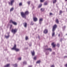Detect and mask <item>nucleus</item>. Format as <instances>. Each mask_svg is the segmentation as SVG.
I'll use <instances>...</instances> for the list:
<instances>
[{
  "label": "nucleus",
  "mask_w": 67,
  "mask_h": 67,
  "mask_svg": "<svg viewBox=\"0 0 67 67\" xmlns=\"http://www.w3.org/2000/svg\"><path fill=\"white\" fill-rule=\"evenodd\" d=\"M45 52H46V55H48L49 54V52L48 51L52 52V49L51 48H47L45 49Z\"/></svg>",
  "instance_id": "nucleus-1"
},
{
  "label": "nucleus",
  "mask_w": 67,
  "mask_h": 67,
  "mask_svg": "<svg viewBox=\"0 0 67 67\" xmlns=\"http://www.w3.org/2000/svg\"><path fill=\"white\" fill-rule=\"evenodd\" d=\"M57 27V25H54L53 27V32L52 33V36H54V35H55V33L54 32V31H55V29H56Z\"/></svg>",
  "instance_id": "nucleus-2"
},
{
  "label": "nucleus",
  "mask_w": 67,
  "mask_h": 67,
  "mask_svg": "<svg viewBox=\"0 0 67 67\" xmlns=\"http://www.w3.org/2000/svg\"><path fill=\"white\" fill-rule=\"evenodd\" d=\"M12 49H14V50H15L16 51V52H19V51H20V49L18 48H16V46L15 44L14 45L13 47L12 48Z\"/></svg>",
  "instance_id": "nucleus-3"
},
{
  "label": "nucleus",
  "mask_w": 67,
  "mask_h": 67,
  "mask_svg": "<svg viewBox=\"0 0 67 67\" xmlns=\"http://www.w3.org/2000/svg\"><path fill=\"white\" fill-rule=\"evenodd\" d=\"M21 15L23 18H24L25 19H26V15H25V13H24L23 12H21Z\"/></svg>",
  "instance_id": "nucleus-4"
},
{
  "label": "nucleus",
  "mask_w": 67,
  "mask_h": 67,
  "mask_svg": "<svg viewBox=\"0 0 67 67\" xmlns=\"http://www.w3.org/2000/svg\"><path fill=\"white\" fill-rule=\"evenodd\" d=\"M10 23H12L14 25H17V23H16L14 22L12 20H10Z\"/></svg>",
  "instance_id": "nucleus-5"
},
{
  "label": "nucleus",
  "mask_w": 67,
  "mask_h": 67,
  "mask_svg": "<svg viewBox=\"0 0 67 67\" xmlns=\"http://www.w3.org/2000/svg\"><path fill=\"white\" fill-rule=\"evenodd\" d=\"M14 2V0H12L11 1H10V2H9V5H12L13 3V2Z\"/></svg>",
  "instance_id": "nucleus-6"
},
{
  "label": "nucleus",
  "mask_w": 67,
  "mask_h": 67,
  "mask_svg": "<svg viewBox=\"0 0 67 67\" xmlns=\"http://www.w3.org/2000/svg\"><path fill=\"white\" fill-rule=\"evenodd\" d=\"M16 29H15L14 30L13 29H12V33H13L14 34L16 32Z\"/></svg>",
  "instance_id": "nucleus-7"
},
{
  "label": "nucleus",
  "mask_w": 67,
  "mask_h": 67,
  "mask_svg": "<svg viewBox=\"0 0 67 67\" xmlns=\"http://www.w3.org/2000/svg\"><path fill=\"white\" fill-rule=\"evenodd\" d=\"M31 53L32 56H34L35 55V52L34 51H31Z\"/></svg>",
  "instance_id": "nucleus-8"
},
{
  "label": "nucleus",
  "mask_w": 67,
  "mask_h": 67,
  "mask_svg": "<svg viewBox=\"0 0 67 67\" xmlns=\"http://www.w3.org/2000/svg\"><path fill=\"white\" fill-rule=\"evenodd\" d=\"M43 21V19L42 18L40 19L39 20V23L41 24L42 23V22Z\"/></svg>",
  "instance_id": "nucleus-9"
},
{
  "label": "nucleus",
  "mask_w": 67,
  "mask_h": 67,
  "mask_svg": "<svg viewBox=\"0 0 67 67\" xmlns=\"http://www.w3.org/2000/svg\"><path fill=\"white\" fill-rule=\"evenodd\" d=\"M24 26L25 27H27V23H25L23 24Z\"/></svg>",
  "instance_id": "nucleus-10"
},
{
  "label": "nucleus",
  "mask_w": 67,
  "mask_h": 67,
  "mask_svg": "<svg viewBox=\"0 0 67 67\" xmlns=\"http://www.w3.org/2000/svg\"><path fill=\"white\" fill-rule=\"evenodd\" d=\"M23 65H26V64H27V62H26V61H24L23 62Z\"/></svg>",
  "instance_id": "nucleus-11"
},
{
  "label": "nucleus",
  "mask_w": 67,
  "mask_h": 67,
  "mask_svg": "<svg viewBox=\"0 0 67 67\" xmlns=\"http://www.w3.org/2000/svg\"><path fill=\"white\" fill-rule=\"evenodd\" d=\"M44 32L45 34H46L48 33V31H47V30L45 29L44 31Z\"/></svg>",
  "instance_id": "nucleus-12"
},
{
  "label": "nucleus",
  "mask_w": 67,
  "mask_h": 67,
  "mask_svg": "<svg viewBox=\"0 0 67 67\" xmlns=\"http://www.w3.org/2000/svg\"><path fill=\"white\" fill-rule=\"evenodd\" d=\"M34 21H35V22L36 21H37V18L35 17H34Z\"/></svg>",
  "instance_id": "nucleus-13"
},
{
  "label": "nucleus",
  "mask_w": 67,
  "mask_h": 67,
  "mask_svg": "<svg viewBox=\"0 0 67 67\" xmlns=\"http://www.w3.org/2000/svg\"><path fill=\"white\" fill-rule=\"evenodd\" d=\"M52 45L53 46V47H55V45L54 44V43H52Z\"/></svg>",
  "instance_id": "nucleus-14"
},
{
  "label": "nucleus",
  "mask_w": 67,
  "mask_h": 67,
  "mask_svg": "<svg viewBox=\"0 0 67 67\" xmlns=\"http://www.w3.org/2000/svg\"><path fill=\"white\" fill-rule=\"evenodd\" d=\"M5 36L6 38H9V37H10V35H8V36L5 35Z\"/></svg>",
  "instance_id": "nucleus-15"
},
{
  "label": "nucleus",
  "mask_w": 67,
  "mask_h": 67,
  "mask_svg": "<svg viewBox=\"0 0 67 67\" xmlns=\"http://www.w3.org/2000/svg\"><path fill=\"white\" fill-rule=\"evenodd\" d=\"M26 15H27V14H29V12L27 11L25 13Z\"/></svg>",
  "instance_id": "nucleus-16"
},
{
  "label": "nucleus",
  "mask_w": 67,
  "mask_h": 67,
  "mask_svg": "<svg viewBox=\"0 0 67 67\" xmlns=\"http://www.w3.org/2000/svg\"><path fill=\"white\" fill-rule=\"evenodd\" d=\"M9 65H10V64H7L6 65H5L4 66V67H9Z\"/></svg>",
  "instance_id": "nucleus-17"
},
{
  "label": "nucleus",
  "mask_w": 67,
  "mask_h": 67,
  "mask_svg": "<svg viewBox=\"0 0 67 67\" xmlns=\"http://www.w3.org/2000/svg\"><path fill=\"white\" fill-rule=\"evenodd\" d=\"M13 66L14 67H17V66H18V65H17V64H14L13 65Z\"/></svg>",
  "instance_id": "nucleus-18"
},
{
  "label": "nucleus",
  "mask_w": 67,
  "mask_h": 67,
  "mask_svg": "<svg viewBox=\"0 0 67 67\" xmlns=\"http://www.w3.org/2000/svg\"><path fill=\"white\" fill-rule=\"evenodd\" d=\"M40 63H41V61L40 60H39L37 62V63H38V64H39Z\"/></svg>",
  "instance_id": "nucleus-19"
},
{
  "label": "nucleus",
  "mask_w": 67,
  "mask_h": 67,
  "mask_svg": "<svg viewBox=\"0 0 67 67\" xmlns=\"http://www.w3.org/2000/svg\"><path fill=\"white\" fill-rule=\"evenodd\" d=\"M42 4H40L39 5V8H41L42 7Z\"/></svg>",
  "instance_id": "nucleus-20"
},
{
  "label": "nucleus",
  "mask_w": 67,
  "mask_h": 67,
  "mask_svg": "<svg viewBox=\"0 0 67 67\" xmlns=\"http://www.w3.org/2000/svg\"><path fill=\"white\" fill-rule=\"evenodd\" d=\"M41 10L42 12H43V11H44V8H41Z\"/></svg>",
  "instance_id": "nucleus-21"
},
{
  "label": "nucleus",
  "mask_w": 67,
  "mask_h": 67,
  "mask_svg": "<svg viewBox=\"0 0 67 67\" xmlns=\"http://www.w3.org/2000/svg\"><path fill=\"white\" fill-rule=\"evenodd\" d=\"M56 22L57 23H59V21H58V19H57L56 20Z\"/></svg>",
  "instance_id": "nucleus-22"
},
{
  "label": "nucleus",
  "mask_w": 67,
  "mask_h": 67,
  "mask_svg": "<svg viewBox=\"0 0 67 67\" xmlns=\"http://www.w3.org/2000/svg\"><path fill=\"white\" fill-rule=\"evenodd\" d=\"M13 10V8H12L10 10V11H12Z\"/></svg>",
  "instance_id": "nucleus-23"
},
{
  "label": "nucleus",
  "mask_w": 67,
  "mask_h": 67,
  "mask_svg": "<svg viewBox=\"0 0 67 67\" xmlns=\"http://www.w3.org/2000/svg\"><path fill=\"white\" fill-rule=\"evenodd\" d=\"M31 25H33V24H34V23H33V22L31 21Z\"/></svg>",
  "instance_id": "nucleus-24"
},
{
  "label": "nucleus",
  "mask_w": 67,
  "mask_h": 67,
  "mask_svg": "<svg viewBox=\"0 0 67 67\" xmlns=\"http://www.w3.org/2000/svg\"><path fill=\"white\" fill-rule=\"evenodd\" d=\"M56 0H54L53 1V3H55L56 2Z\"/></svg>",
  "instance_id": "nucleus-25"
},
{
  "label": "nucleus",
  "mask_w": 67,
  "mask_h": 67,
  "mask_svg": "<svg viewBox=\"0 0 67 67\" xmlns=\"http://www.w3.org/2000/svg\"><path fill=\"white\" fill-rule=\"evenodd\" d=\"M22 5V3H19V5L20 6H21V5Z\"/></svg>",
  "instance_id": "nucleus-26"
},
{
  "label": "nucleus",
  "mask_w": 67,
  "mask_h": 67,
  "mask_svg": "<svg viewBox=\"0 0 67 67\" xmlns=\"http://www.w3.org/2000/svg\"><path fill=\"white\" fill-rule=\"evenodd\" d=\"M21 58H21V57H20L18 58V60H21Z\"/></svg>",
  "instance_id": "nucleus-27"
},
{
  "label": "nucleus",
  "mask_w": 67,
  "mask_h": 67,
  "mask_svg": "<svg viewBox=\"0 0 67 67\" xmlns=\"http://www.w3.org/2000/svg\"><path fill=\"white\" fill-rule=\"evenodd\" d=\"M63 13V12L62 10H60V14Z\"/></svg>",
  "instance_id": "nucleus-28"
},
{
  "label": "nucleus",
  "mask_w": 67,
  "mask_h": 67,
  "mask_svg": "<svg viewBox=\"0 0 67 67\" xmlns=\"http://www.w3.org/2000/svg\"><path fill=\"white\" fill-rule=\"evenodd\" d=\"M60 45L58 43L57 44V46H58V47H59V46H60Z\"/></svg>",
  "instance_id": "nucleus-29"
},
{
  "label": "nucleus",
  "mask_w": 67,
  "mask_h": 67,
  "mask_svg": "<svg viewBox=\"0 0 67 67\" xmlns=\"http://www.w3.org/2000/svg\"><path fill=\"white\" fill-rule=\"evenodd\" d=\"M34 60H36V58L35 57L34 58Z\"/></svg>",
  "instance_id": "nucleus-30"
},
{
  "label": "nucleus",
  "mask_w": 67,
  "mask_h": 67,
  "mask_svg": "<svg viewBox=\"0 0 67 67\" xmlns=\"http://www.w3.org/2000/svg\"><path fill=\"white\" fill-rule=\"evenodd\" d=\"M27 39H28V37H27V36H26V40H27Z\"/></svg>",
  "instance_id": "nucleus-31"
},
{
  "label": "nucleus",
  "mask_w": 67,
  "mask_h": 67,
  "mask_svg": "<svg viewBox=\"0 0 67 67\" xmlns=\"http://www.w3.org/2000/svg\"><path fill=\"white\" fill-rule=\"evenodd\" d=\"M47 2H45L44 3V5H47Z\"/></svg>",
  "instance_id": "nucleus-32"
},
{
  "label": "nucleus",
  "mask_w": 67,
  "mask_h": 67,
  "mask_svg": "<svg viewBox=\"0 0 67 67\" xmlns=\"http://www.w3.org/2000/svg\"><path fill=\"white\" fill-rule=\"evenodd\" d=\"M28 4L29 5L30 4V1H29L27 2Z\"/></svg>",
  "instance_id": "nucleus-33"
},
{
  "label": "nucleus",
  "mask_w": 67,
  "mask_h": 67,
  "mask_svg": "<svg viewBox=\"0 0 67 67\" xmlns=\"http://www.w3.org/2000/svg\"><path fill=\"white\" fill-rule=\"evenodd\" d=\"M29 45L30 46H32V44H31V43H30L29 44Z\"/></svg>",
  "instance_id": "nucleus-34"
},
{
  "label": "nucleus",
  "mask_w": 67,
  "mask_h": 67,
  "mask_svg": "<svg viewBox=\"0 0 67 67\" xmlns=\"http://www.w3.org/2000/svg\"><path fill=\"white\" fill-rule=\"evenodd\" d=\"M43 1H44L43 0H40V2H43Z\"/></svg>",
  "instance_id": "nucleus-35"
},
{
  "label": "nucleus",
  "mask_w": 67,
  "mask_h": 67,
  "mask_svg": "<svg viewBox=\"0 0 67 67\" xmlns=\"http://www.w3.org/2000/svg\"><path fill=\"white\" fill-rule=\"evenodd\" d=\"M12 26V25H10V29H11Z\"/></svg>",
  "instance_id": "nucleus-36"
},
{
  "label": "nucleus",
  "mask_w": 67,
  "mask_h": 67,
  "mask_svg": "<svg viewBox=\"0 0 67 67\" xmlns=\"http://www.w3.org/2000/svg\"><path fill=\"white\" fill-rule=\"evenodd\" d=\"M54 67V65H52L51 66V67Z\"/></svg>",
  "instance_id": "nucleus-37"
},
{
  "label": "nucleus",
  "mask_w": 67,
  "mask_h": 67,
  "mask_svg": "<svg viewBox=\"0 0 67 67\" xmlns=\"http://www.w3.org/2000/svg\"><path fill=\"white\" fill-rule=\"evenodd\" d=\"M28 67H32V65H29Z\"/></svg>",
  "instance_id": "nucleus-38"
},
{
  "label": "nucleus",
  "mask_w": 67,
  "mask_h": 67,
  "mask_svg": "<svg viewBox=\"0 0 67 67\" xmlns=\"http://www.w3.org/2000/svg\"><path fill=\"white\" fill-rule=\"evenodd\" d=\"M65 67H67V64H66V65H65Z\"/></svg>",
  "instance_id": "nucleus-39"
},
{
  "label": "nucleus",
  "mask_w": 67,
  "mask_h": 67,
  "mask_svg": "<svg viewBox=\"0 0 67 67\" xmlns=\"http://www.w3.org/2000/svg\"><path fill=\"white\" fill-rule=\"evenodd\" d=\"M60 34H59L58 36H59V37H60Z\"/></svg>",
  "instance_id": "nucleus-40"
},
{
  "label": "nucleus",
  "mask_w": 67,
  "mask_h": 67,
  "mask_svg": "<svg viewBox=\"0 0 67 67\" xmlns=\"http://www.w3.org/2000/svg\"><path fill=\"white\" fill-rule=\"evenodd\" d=\"M52 13H50V15H52Z\"/></svg>",
  "instance_id": "nucleus-41"
},
{
  "label": "nucleus",
  "mask_w": 67,
  "mask_h": 67,
  "mask_svg": "<svg viewBox=\"0 0 67 67\" xmlns=\"http://www.w3.org/2000/svg\"><path fill=\"white\" fill-rule=\"evenodd\" d=\"M53 54H55V52H53Z\"/></svg>",
  "instance_id": "nucleus-42"
},
{
  "label": "nucleus",
  "mask_w": 67,
  "mask_h": 67,
  "mask_svg": "<svg viewBox=\"0 0 67 67\" xmlns=\"http://www.w3.org/2000/svg\"><path fill=\"white\" fill-rule=\"evenodd\" d=\"M64 58H65L66 57H67V56H64Z\"/></svg>",
  "instance_id": "nucleus-43"
},
{
  "label": "nucleus",
  "mask_w": 67,
  "mask_h": 67,
  "mask_svg": "<svg viewBox=\"0 0 67 67\" xmlns=\"http://www.w3.org/2000/svg\"><path fill=\"white\" fill-rule=\"evenodd\" d=\"M38 38H40V37L39 36H38Z\"/></svg>",
  "instance_id": "nucleus-44"
},
{
  "label": "nucleus",
  "mask_w": 67,
  "mask_h": 67,
  "mask_svg": "<svg viewBox=\"0 0 67 67\" xmlns=\"http://www.w3.org/2000/svg\"><path fill=\"white\" fill-rule=\"evenodd\" d=\"M46 47H47V46H46Z\"/></svg>",
  "instance_id": "nucleus-45"
},
{
  "label": "nucleus",
  "mask_w": 67,
  "mask_h": 67,
  "mask_svg": "<svg viewBox=\"0 0 67 67\" xmlns=\"http://www.w3.org/2000/svg\"><path fill=\"white\" fill-rule=\"evenodd\" d=\"M65 1H67V0H65Z\"/></svg>",
  "instance_id": "nucleus-46"
},
{
  "label": "nucleus",
  "mask_w": 67,
  "mask_h": 67,
  "mask_svg": "<svg viewBox=\"0 0 67 67\" xmlns=\"http://www.w3.org/2000/svg\"><path fill=\"white\" fill-rule=\"evenodd\" d=\"M66 35H67V34H66Z\"/></svg>",
  "instance_id": "nucleus-47"
},
{
  "label": "nucleus",
  "mask_w": 67,
  "mask_h": 67,
  "mask_svg": "<svg viewBox=\"0 0 67 67\" xmlns=\"http://www.w3.org/2000/svg\"><path fill=\"white\" fill-rule=\"evenodd\" d=\"M66 10H67V9H66Z\"/></svg>",
  "instance_id": "nucleus-48"
},
{
  "label": "nucleus",
  "mask_w": 67,
  "mask_h": 67,
  "mask_svg": "<svg viewBox=\"0 0 67 67\" xmlns=\"http://www.w3.org/2000/svg\"><path fill=\"white\" fill-rule=\"evenodd\" d=\"M61 42H62V41H61Z\"/></svg>",
  "instance_id": "nucleus-49"
}]
</instances>
